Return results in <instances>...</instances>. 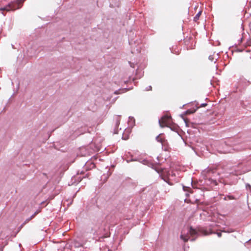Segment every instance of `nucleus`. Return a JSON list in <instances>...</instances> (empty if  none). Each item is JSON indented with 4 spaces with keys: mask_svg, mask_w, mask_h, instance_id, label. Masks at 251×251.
I'll return each instance as SVG.
<instances>
[{
    "mask_svg": "<svg viewBox=\"0 0 251 251\" xmlns=\"http://www.w3.org/2000/svg\"><path fill=\"white\" fill-rule=\"evenodd\" d=\"M243 172H244V171H243V172H241V173H237L236 174V175L240 174L242 173Z\"/></svg>",
    "mask_w": 251,
    "mask_h": 251,
    "instance_id": "nucleus-21",
    "label": "nucleus"
},
{
    "mask_svg": "<svg viewBox=\"0 0 251 251\" xmlns=\"http://www.w3.org/2000/svg\"><path fill=\"white\" fill-rule=\"evenodd\" d=\"M217 235H218V236L219 237H221V236H222V233H221V232H217Z\"/></svg>",
    "mask_w": 251,
    "mask_h": 251,
    "instance_id": "nucleus-15",
    "label": "nucleus"
},
{
    "mask_svg": "<svg viewBox=\"0 0 251 251\" xmlns=\"http://www.w3.org/2000/svg\"><path fill=\"white\" fill-rule=\"evenodd\" d=\"M199 233L192 227L186 226L182 230L180 235V238L184 242H186L190 240L194 241L198 237Z\"/></svg>",
    "mask_w": 251,
    "mask_h": 251,
    "instance_id": "nucleus-1",
    "label": "nucleus"
},
{
    "mask_svg": "<svg viewBox=\"0 0 251 251\" xmlns=\"http://www.w3.org/2000/svg\"><path fill=\"white\" fill-rule=\"evenodd\" d=\"M25 0H15L14 1H12L7 4L6 6L1 7L0 11H1V13L3 16L5 15L4 13V11L10 12L15 10L16 9H19L22 7L23 2Z\"/></svg>",
    "mask_w": 251,
    "mask_h": 251,
    "instance_id": "nucleus-2",
    "label": "nucleus"
},
{
    "mask_svg": "<svg viewBox=\"0 0 251 251\" xmlns=\"http://www.w3.org/2000/svg\"><path fill=\"white\" fill-rule=\"evenodd\" d=\"M242 41V38H241L240 40H239V43H241Z\"/></svg>",
    "mask_w": 251,
    "mask_h": 251,
    "instance_id": "nucleus-19",
    "label": "nucleus"
},
{
    "mask_svg": "<svg viewBox=\"0 0 251 251\" xmlns=\"http://www.w3.org/2000/svg\"><path fill=\"white\" fill-rule=\"evenodd\" d=\"M142 75H143V74L141 73V75H140L139 77H141Z\"/></svg>",
    "mask_w": 251,
    "mask_h": 251,
    "instance_id": "nucleus-22",
    "label": "nucleus"
},
{
    "mask_svg": "<svg viewBox=\"0 0 251 251\" xmlns=\"http://www.w3.org/2000/svg\"><path fill=\"white\" fill-rule=\"evenodd\" d=\"M38 213V211H36L32 216H30V218L26 219L22 226H23L24 225H25V224L27 223L30 220L33 219Z\"/></svg>",
    "mask_w": 251,
    "mask_h": 251,
    "instance_id": "nucleus-5",
    "label": "nucleus"
},
{
    "mask_svg": "<svg viewBox=\"0 0 251 251\" xmlns=\"http://www.w3.org/2000/svg\"><path fill=\"white\" fill-rule=\"evenodd\" d=\"M191 183L192 184V179H191Z\"/></svg>",
    "mask_w": 251,
    "mask_h": 251,
    "instance_id": "nucleus-23",
    "label": "nucleus"
},
{
    "mask_svg": "<svg viewBox=\"0 0 251 251\" xmlns=\"http://www.w3.org/2000/svg\"><path fill=\"white\" fill-rule=\"evenodd\" d=\"M151 86H148V87L146 88V91H149V90H151Z\"/></svg>",
    "mask_w": 251,
    "mask_h": 251,
    "instance_id": "nucleus-13",
    "label": "nucleus"
},
{
    "mask_svg": "<svg viewBox=\"0 0 251 251\" xmlns=\"http://www.w3.org/2000/svg\"><path fill=\"white\" fill-rule=\"evenodd\" d=\"M129 130V129H128L127 130H126L125 132H124V134H126V132L128 131Z\"/></svg>",
    "mask_w": 251,
    "mask_h": 251,
    "instance_id": "nucleus-18",
    "label": "nucleus"
},
{
    "mask_svg": "<svg viewBox=\"0 0 251 251\" xmlns=\"http://www.w3.org/2000/svg\"><path fill=\"white\" fill-rule=\"evenodd\" d=\"M183 189L184 191H189V190H190L191 188L190 187H186L185 186H183Z\"/></svg>",
    "mask_w": 251,
    "mask_h": 251,
    "instance_id": "nucleus-12",
    "label": "nucleus"
},
{
    "mask_svg": "<svg viewBox=\"0 0 251 251\" xmlns=\"http://www.w3.org/2000/svg\"><path fill=\"white\" fill-rule=\"evenodd\" d=\"M202 106H205V105H206V104L205 103H203V104H202Z\"/></svg>",
    "mask_w": 251,
    "mask_h": 251,
    "instance_id": "nucleus-20",
    "label": "nucleus"
},
{
    "mask_svg": "<svg viewBox=\"0 0 251 251\" xmlns=\"http://www.w3.org/2000/svg\"><path fill=\"white\" fill-rule=\"evenodd\" d=\"M251 244V240L249 241L248 242H247L245 246H246L247 248H250L249 245Z\"/></svg>",
    "mask_w": 251,
    "mask_h": 251,
    "instance_id": "nucleus-11",
    "label": "nucleus"
},
{
    "mask_svg": "<svg viewBox=\"0 0 251 251\" xmlns=\"http://www.w3.org/2000/svg\"><path fill=\"white\" fill-rule=\"evenodd\" d=\"M171 122V117L167 115H164L159 120V124L161 127L168 126Z\"/></svg>",
    "mask_w": 251,
    "mask_h": 251,
    "instance_id": "nucleus-4",
    "label": "nucleus"
},
{
    "mask_svg": "<svg viewBox=\"0 0 251 251\" xmlns=\"http://www.w3.org/2000/svg\"><path fill=\"white\" fill-rule=\"evenodd\" d=\"M201 11H199L196 15V16L194 17V20L196 22L197 20H199V18H200V15H201Z\"/></svg>",
    "mask_w": 251,
    "mask_h": 251,
    "instance_id": "nucleus-8",
    "label": "nucleus"
},
{
    "mask_svg": "<svg viewBox=\"0 0 251 251\" xmlns=\"http://www.w3.org/2000/svg\"><path fill=\"white\" fill-rule=\"evenodd\" d=\"M161 134H160L158 136H157L156 137V140H157V142H160V143H163V139L161 137Z\"/></svg>",
    "mask_w": 251,
    "mask_h": 251,
    "instance_id": "nucleus-9",
    "label": "nucleus"
},
{
    "mask_svg": "<svg viewBox=\"0 0 251 251\" xmlns=\"http://www.w3.org/2000/svg\"><path fill=\"white\" fill-rule=\"evenodd\" d=\"M160 174L162 178L170 185H173V181H177L176 178V174L172 171H167L166 170H162Z\"/></svg>",
    "mask_w": 251,
    "mask_h": 251,
    "instance_id": "nucleus-3",
    "label": "nucleus"
},
{
    "mask_svg": "<svg viewBox=\"0 0 251 251\" xmlns=\"http://www.w3.org/2000/svg\"><path fill=\"white\" fill-rule=\"evenodd\" d=\"M120 124V121L119 120H117V122H116V126H118Z\"/></svg>",
    "mask_w": 251,
    "mask_h": 251,
    "instance_id": "nucleus-16",
    "label": "nucleus"
},
{
    "mask_svg": "<svg viewBox=\"0 0 251 251\" xmlns=\"http://www.w3.org/2000/svg\"><path fill=\"white\" fill-rule=\"evenodd\" d=\"M208 234H209L208 232L206 231H204V235H208Z\"/></svg>",
    "mask_w": 251,
    "mask_h": 251,
    "instance_id": "nucleus-17",
    "label": "nucleus"
},
{
    "mask_svg": "<svg viewBox=\"0 0 251 251\" xmlns=\"http://www.w3.org/2000/svg\"><path fill=\"white\" fill-rule=\"evenodd\" d=\"M218 54L217 53V54H214L213 55H209V59L211 61H214V60H215L216 61L218 59Z\"/></svg>",
    "mask_w": 251,
    "mask_h": 251,
    "instance_id": "nucleus-7",
    "label": "nucleus"
},
{
    "mask_svg": "<svg viewBox=\"0 0 251 251\" xmlns=\"http://www.w3.org/2000/svg\"><path fill=\"white\" fill-rule=\"evenodd\" d=\"M186 114H191L192 113V112H191L190 110H187L186 112H185Z\"/></svg>",
    "mask_w": 251,
    "mask_h": 251,
    "instance_id": "nucleus-14",
    "label": "nucleus"
},
{
    "mask_svg": "<svg viewBox=\"0 0 251 251\" xmlns=\"http://www.w3.org/2000/svg\"><path fill=\"white\" fill-rule=\"evenodd\" d=\"M128 124L130 126L133 127L135 124V119L133 117H129Z\"/></svg>",
    "mask_w": 251,
    "mask_h": 251,
    "instance_id": "nucleus-6",
    "label": "nucleus"
},
{
    "mask_svg": "<svg viewBox=\"0 0 251 251\" xmlns=\"http://www.w3.org/2000/svg\"><path fill=\"white\" fill-rule=\"evenodd\" d=\"M234 197L232 196H227V197H225V199L226 200H233L234 199Z\"/></svg>",
    "mask_w": 251,
    "mask_h": 251,
    "instance_id": "nucleus-10",
    "label": "nucleus"
}]
</instances>
